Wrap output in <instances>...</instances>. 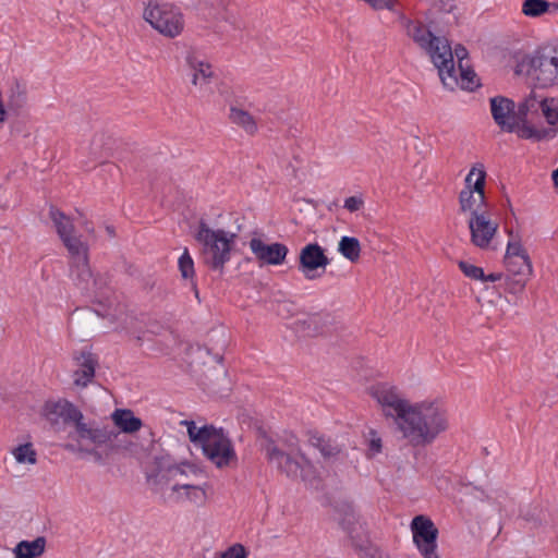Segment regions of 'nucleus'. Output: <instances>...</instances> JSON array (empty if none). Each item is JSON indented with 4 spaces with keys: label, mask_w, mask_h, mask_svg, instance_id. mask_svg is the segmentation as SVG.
I'll return each instance as SVG.
<instances>
[{
    "label": "nucleus",
    "mask_w": 558,
    "mask_h": 558,
    "mask_svg": "<svg viewBox=\"0 0 558 558\" xmlns=\"http://www.w3.org/2000/svg\"><path fill=\"white\" fill-rule=\"evenodd\" d=\"M381 414L392 420L401 439L412 447H427L449 429V416L438 399L410 401L390 383H378L368 388Z\"/></svg>",
    "instance_id": "f257e3e1"
},
{
    "label": "nucleus",
    "mask_w": 558,
    "mask_h": 558,
    "mask_svg": "<svg viewBox=\"0 0 558 558\" xmlns=\"http://www.w3.org/2000/svg\"><path fill=\"white\" fill-rule=\"evenodd\" d=\"M76 368L73 372V384L80 388H86L95 377L97 360L93 353L82 351L74 357Z\"/></svg>",
    "instance_id": "412c9836"
},
{
    "label": "nucleus",
    "mask_w": 558,
    "mask_h": 558,
    "mask_svg": "<svg viewBox=\"0 0 558 558\" xmlns=\"http://www.w3.org/2000/svg\"><path fill=\"white\" fill-rule=\"evenodd\" d=\"M536 87L548 88L558 84V72H529Z\"/></svg>",
    "instance_id": "72a5a7b5"
},
{
    "label": "nucleus",
    "mask_w": 558,
    "mask_h": 558,
    "mask_svg": "<svg viewBox=\"0 0 558 558\" xmlns=\"http://www.w3.org/2000/svg\"><path fill=\"white\" fill-rule=\"evenodd\" d=\"M41 414L52 426L60 423L71 425L65 449L87 459V453L93 452L88 446L89 440H95L97 430H92V421L87 422L76 405L65 399L48 400L43 407Z\"/></svg>",
    "instance_id": "7ed1b4c3"
},
{
    "label": "nucleus",
    "mask_w": 558,
    "mask_h": 558,
    "mask_svg": "<svg viewBox=\"0 0 558 558\" xmlns=\"http://www.w3.org/2000/svg\"><path fill=\"white\" fill-rule=\"evenodd\" d=\"M248 551L242 544H233L225 551L220 553L218 558H247Z\"/></svg>",
    "instance_id": "58836bf2"
},
{
    "label": "nucleus",
    "mask_w": 558,
    "mask_h": 558,
    "mask_svg": "<svg viewBox=\"0 0 558 558\" xmlns=\"http://www.w3.org/2000/svg\"><path fill=\"white\" fill-rule=\"evenodd\" d=\"M459 268L470 279L482 280L485 278V274L482 267L475 266L468 262H459Z\"/></svg>",
    "instance_id": "4c0bfd02"
},
{
    "label": "nucleus",
    "mask_w": 558,
    "mask_h": 558,
    "mask_svg": "<svg viewBox=\"0 0 558 558\" xmlns=\"http://www.w3.org/2000/svg\"><path fill=\"white\" fill-rule=\"evenodd\" d=\"M194 238L201 245L204 264L213 270L222 271L231 259L238 234L225 229H213L202 220Z\"/></svg>",
    "instance_id": "423d86ee"
},
{
    "label": "nucleus",
    "mask_w": 558,
    "mask_h": 558,
    "mask_svg": "<svg viewBox=\"0 0 558 558\" xmlns=\"http://www.w3.org/2000/svg\"><path fill=\"white\" fill-rule=\"evenodd\" d=\"M186 426L190 440L202 448L204 456L217 468L222 469L236 461V454L230 439L213 425L197 426L194 421H182Z\"/></svg>",
    "instance_id": "20e7f679"
},
{
    "label": "nucleus",
    "mask_w": 558,
    "mask_h": 558,
    "mask_svg": "<svg viewBox=\"0 0 558 558\" xmlns=\"http://www.w3.org/2000/svg\"><path fill=\"white\" fill-rule=\"evenodd\" d=\"M490 112L495 123L505 132L519 133V129L526 121V116L534 107V101L525 100L515 111L514 102L504 96L490 98Z\"/></svg>",
    "instance_id": "1a4fd4ad"
},
{
    "label": "nucleus",
    "mask_w": 558,
    "mask_h": 558,
    "mask_svg": "<svg viewBox=\"0 0 558 558\" xmlns=\"http://www.w3.org/2000/svg\"><path fill=\"white\" fill-rule=\"evenodd\" d=\"M549 12H558V1L549 2Z\"/></svg>",
    "instance_id": "49530a36"
},
{
    "label": "nucleus",
    "mask_w": 558,
    "mask_h": 558,
    "mask_svg": "<svg viewBox=\"0 0 558 558\" xmlns=\"http://www.w3.org/2000/svg\"><path fill=\"white\" fill-rule=\"evenodd\" d=\"M555 49H556V57H557L556 70H558V45L555 47Z\"/></svg>",
    "instance_id": "3c124183"
},
{
    "label": "nucleus",
    "mask_w": 558,
    "mask_h": 558,
    "mask_svg": "<svg viewBox=\"0 0 558 558\" xmlns=\"http://www.w3.org/2000/svg\"><path fill=\"white\" fill-rule=\"evenodd\" d=\"M504 262H505V265L507 267V270L510 274H512L514 276H519V278L514 281L513 287L510 289L511 292L521 291L524 288V286H525L526 277H529L532 271H521V270L519 271L520 264L515 259H512V265H510L505 259H504Z\"/></svg>",
    "instance_id": "f704fd0d"
},
{
    "label": "nucleus",
    "mask_w": 558,
    "mask_h": 558,
    "mask_svg": "<svg viewBox=\"0 0 558 558\" xmlns=\"http://www.w3.org/2000/svg\"><path fill=\"white\" fill-rule=\"evenodd\" d=\"M454 58H457V70H473V65L469 58V51L463 45L458 44L454 46L452 49V60Z\"/></svg>",
    "instance_id": "c9c22d12"
},
{
    "label": "nucleus",
    "mask_w": 558,
    "mask_h": 558,
    "mask_svg": "<svg viewBox=\"0 0 558 558\" xmlns=\"http://www.w3.org/2000/svg\"><path fill=\"white\" fill-rule=\"evenodd\" d=\"M413 542L423 558H439L437 551L438 529L425 515H416L411 522Z\"/></svg>",
    "instance_id": "4468645a"
},
{
    "label": "nucleus",
    "mask_w": 558,
    "mask_h": 558,
    "mask_svg": "<svg viewBox=\"0 0 558 558\" xmlns=\"http://www.w3.org/2000/svg\"><path fill=\"white\" fill-rule=\"evenodd\" d=\"M330 264L324 248L317 243L306 244L299 255V269L308 280L319 278Z\"/></svg>",
    "instance_id": "dca6fc26"
},
{
    "label": "nucleus",
    "mask_w": 558,
    "mask_h": 558,
    "mask_svg": "<svg viewBox=\"0 0 558 558\" xmlns=\"http://www.w3.org/2000/svg\"><path fill=\"white\" fill-rule=\"evenodd\" d=\"M343 531L348 534L352 544L356 547L363 546L364 527L353 513L347 514L340 522Z\"/></svg>",
    "instance_id": "a878e982"
},
{
    "label": "nucleus",
    "mask_w": 558,
    "mask_h": 558,
    "mask_svg": "<svg viewBox=\"0 0 558 558\" xmlns=\"http://www.w3.org/2000/svg\"><path fill=\"white\" fill-rule=\"evenodd\" d=\"M553 180L555 185L558 187V168L553 172Z\"/></svg>",
    "instance_id": "de8ad7c7"
},
{
    "label": "nucleus",
    "mask_w": 558,
    "mask_h": 558,
    "mask_svg": "<svg viewBox=\"0 0 558 558\" xmlns=\"http://www.w3.org/2000/svg\"><path fill=\"white\" fill-rule=\"evenodd\" d=\"M49 217L60 239L75 233L74 225L70 217L59 209L51 207Z\"/></svg>",
    "instance_id": "cd10ccee"
},
{
    "label": "nucleus",
    "mask_w": 558,
    "mask_h": 558,
    "mask_svg": "<svg viewBox=\"0 0 558 558\" xmlns=\"http://www.w3.org/2000/svg\"><path fill=\"white\" fill-rule=\"evenodd\" d=\"M248 246L260 265H282L289 253L286 244L279 242L267 243L260 236H253L248 242Z\"/></svg>",
    "instance_id": "f3484780"
},
{
    "label": "nucleus",
    "mask_w": 558,
    "mask_h": 558,
    "mask_svg": "<svg viewBox=\"0 0 558 558\" xmlns=\"http://www.w3.org/2000/svg\"><path fill=\"white\" fill-rule=\"evenodd\" d=\"M179 270L184 279H192L195 275L194 260L187 248H184L179 258Z\"/></svg>",
    "instance_id": "e433bc0d"
},
{
    "label": "nucleus",
    "mask_w": 558,
    "mask_h": 558,
    "mask_svg": "<svg viewBox=\"0 0 558 558\" xmlns=\"http://www.w3.org/2000/svg\"><path fill=\"white\" fill-rule=\"evenodd\" d=\"M369 435V452L372 453V456H374L381 451V439L377 436V434L374 430H371Z\"/></svg>",
    "instance_id": "79ce46f5"
},
{
    "label": "nucleus",
    "mask_w": 558,
    "mask_h": 558,
    "mask_svg": "<svg viewBox=\"0 0 558 558\" xmlns=\"http://www.w3.org/2000/svg\"><path fill=\"white\" fill-rule=\"evenodd\" d=\"M486 171L481 163L474 165L464 179V187L459 193V205L462 214L473 217L490 211L485 194Z\"/></svg>",
    "instance_id": "6e6552de"
},
{
    "label": "nucleus",
    "mask_w": 558,
    "mask_h": 558,
    "mask_svg": "<svg viewBox=\"0 0 558 558\" xmlns=\"http://www.w3.org/2000/svg\"><path fill=\"white\" fill-rule=\"evenodd\" d=\"M106 231L108 232V234H109L110 236H113V235H114V229H113L112 227H109V226H108V227L106 228Z\"/></svg>",
    "instance_id": "8fccbe9b"
},
{
    "label": "nucleus",
    "mask_w": 558,
    "mask_h": 558,
    "mask_svg": "<svg viewBox=\"0 0 558 558\" xmlns=\"http://www.w3.org/2000/svg\"><path fill=\"white\" fill-rule=\"evenodd\" d=\"M501 277H502V275L500 272H493V274H489L488 276L485 275V278L482 279L481 281H483V282H485V281L495 282V281L500 280Z\"/></svg>",
    "instance_id": "a18cd8bd"
},
{
    "label": "nucleus",
    "mask_w": 558,
    "mask_h": 558,
    "mask_svg": "<svg viewBox=\"0 0 558 558\" xmlns=\"http://www.w3.org/2000/svg\"><path fill=\"white\" fill-rule=\"evenodd\" d=\"M512 259L519 262V271H532L530 258L521 243L517 240H510L507 244L505 260L512 265Z\"/></svg>",
    "instance_id": "393cba45"
},
{
    "label": "nucleus",
    "mask_w": 558,
    "mask_h": 558,
    "mask_svg": "<svg viewBox=\"0 0 558 558\" xmlns=\"http://www.w3.org/2000/svg\"><path fill=\"white\" fill-rule=\"evenodd\" d=\"M8 119V112L5 110L2 92L0 90V123H3Z\"/></svg>",
    "instance_id": "c03bdc74"
},
{
    "label": "nucleus",
    "mask_w": 558,
    "mask_h": 558,
    "mask_svg": "<svg viewBox=\"0 0 558 558\" xmlns=\"http://www.w3.org/2000/svg\"><path fill=\"white\" fill-rule=\"evenodd\" d=\"M46 538L39 536L34 541H21L13 549L15 558H38L45 553Z\"/></svg>",
    "instance_id": "5701e85b"
},
{
    "label": "nucleus",
    "mask_w": 558,
    "mask_h": 558,
    "mask_svg": "<svg viewBox=\"0 0 558 558\" xmlns=\"http://www.w3.org/2000/svg\"><path fill=\"white\" fill-rule=\"evenodd\" d=\"M366 558H385V557L379 553H374V554L368 555Z\"/></svg>",
    "instance_id": "09e8293b"
},
{
    "label": "nucleus",
    "mask_w": 558,
    "mask_h": 558,
    "mask_svg": "<svg viewBox=\"0 0 558 558\" xmlns=\"http://www.w3.org/2000/svg\"><path fill=\"white\" fill-rule=\"evenodd\" d=\"M69 252L71 258V269L76 274L77 284L87 289V283L92 279V272L88 265V246L75 233L60 239Z\"/></svg>",
    "instance_id": "ddd939ff"
},
{
    "label": "nucleus",
    "mask_w": 558,
    "mask_h": 558,
    "mask_svg": "<svg viewBox=\"0 0 558 558\" xmlns=\"http://www.w3.org/2000/svg\"><path fill=\"white\" fill-rule=\"evenodd\" d=\"M530 100L534 101L532 109H535L536 112L541 111L548 126L545 128L532 124L527 114L526 121H524L519 129V136L522 138H534L536 141L554 138L558 133V100L555 98H545L541 101H536L535 99Z\"/></svg>",
    "instance_id": "9d476101"
},
{
    "label": "nucleus",
    "mask_w": 558,
    "mask_h": 558,
    "mask_svg": "<svg viewBox=\"0 0 558 558\" xmlns=\"http://www.w3.org/2000/svg\"><path fill=\"white\" fill-rule=\"evenodd\" d=\"M145 20L160 34L174 38L184 27L182 13L169 4H151L144 11Z\"/></svg>",
    "instance_id": "f8f14e48"
},
{
    "label": "nucleus",
    "mask_w": 558,
    "mask_h": 558,
    "mask_svg": "<svg viewBox=\"0 0 558 558\" xmlns=\"http://www.w3.org/2000/svg\"><path fill=\"white\" fill-rule=\"evenodd\" d=\"M364 202L361 197L350 196L344 201V208L349 211H357L362 208Z\"/></svg>",
    "instance_id": "a19ab883"
},
{
    "label": "nucleus",
    "mask_w": 558,
    "mask_h": 558,
    "mask_svg": "<svg viewBox=\"0 0 558 558\" xmlns=\"http://www.w3.org/2000/svg\"><path fill=\"white\" fill-rule=\"evenodd\" d=\"M468 226L472 244L481 250H487L498 231L499 223L493 218L492 211H487L469 217Z\"/></svg>",
    "instance_id": "2eb2a0df"
},
{
    "label": "nucleus",
    "mask_w": 558,
    "mask_h": 558,
    "mask_svg": "<svg viewBox=\"0 0 558 558\" xmlns=\"http://www.w3.org/2000/svg\"><path fill=\"white\" fill-rule=\"evenodd\" d=\"M512 58L515 62V70H542L549 66L556 70L557 57L555 47H541L533 53L515 51Z\"/></svg>",
    "instance_id": "a211bd4d"
},
{
    "label": "nucleus",
    "mask_w": 558,
    "mask_h": 558,
    "mask_svg": "<svg viewBox=\"0 0 558 558\" xmlns=\"http://www.w3.org/2000/svg\"><path fill=\"white\" fill-rule=\"evenodd\" d=\"M331 320L332 318L328 313H315L299 323L307 336H316L324 332Z\"/></svg>",
    "instance_id": "b1692460"
},
{
    "label": "nucleus",
    "mask_w": 558,
    "mask_h": 558,
    "mask_svg": "<svg viewBox=\"0 0 558 558\" xmlns=\"http://www.w3.org/2000/svg\"><path fill=\"white\" fill-rule=\"evenodd\" d=\"M213 492L211 484L205 478L191 484H177L167 492L158 494L165 504H189L197 508L205 507Z\"/></svg>",
    "instance_id": "9b49d317"
},
{
    "label": "nucleus",
    "mask_w": 558,
    "mask_h": 558,
    "mask_svg": "<svg viewBox=\"0 0 558 558\" xmlns=\"http://www.w3.org/2000/svg\"><path fill=\"white\" fill-rule=\"evenodd\" d=\"M11 453L20 464H35L37 462V452L31 442L14 447Z\"/></svg>",
    "instance_id": "7c9ffc66"
},
{
    "label": "nucleus",
    "mask_w": 558,
    "mask_h": 558,
    "mask_svg": "<svg viewBox=\"0 0 558 558\" xmlns=\"http://www.w3.org/2000/svg\"><path fill=\"white\" fill-rule=\"evenodd\" d=\"M185 64L190 68V70H204V68L210 69L211 64L208 62L207 58L199 51L194 49H187L184 53Z\"/></svg>",
    "instance_id": "2f4dec72"
},
{
    "label": "nucleus",
    "mask_w": 558,
    "mask_h": 558,
    "mask_svg": "<svg viewBox=\"0 0 558 558\" xmlns=\"http://www.w3.org/2000/svg\"><path fill=\"white\" fill-rule=\"evenodd\" d=\"M251 104L234 100L229 106L228 119L231 124L242 130L246 135L254 136L258 133V120L250 112Z\"/></svg>",
    "instance_id": "6ab92c4d"
},
{
    "label": "nucleus",
    "mask_w": 558,
    "mask_h": 558,
    "mask_svg": "<svg viewBox=\"0 0 558 558\" xmlns=\"http://www.w3.org/2000/svg\"><path fill=\"white\" fill-rule=\"evenodd\" d=\"M319 450L324 457H331L337 452L336 448L330 445H322Z\"/></svg>",
    "instance_id": "37998d69"
},
{
    "label": "nucleus",
    "mask_w": 558,
    "mask_h": 558,
    "mask_svg": "<svg viewBox=\"0 0 558 558\" xmlns=\"http://www.w3.org/2000/svg\"><path fill=\"white\" fill-rule=\"evenodd\" d=\"M185 81L190 82L199 92H211L214 83L213 72H187Z\"/></svg>",
    "instance_id": "c756f323"
},
{
    "label": "nucleus",
    "mask_w": 558,
    "mask_h": 558,
    "mask_svg": "<svg viewBox=\"0 0 558 558\" xmlns=\"http://www.w3.org/2000/svg\"><path fill=\"white\" fill-rule=\"evenodd\" d=\"M409 36L423 49L433 44L434 35L429 28L421 22H410L407 27Z\"/></svg>",
    "instance_id": "bb28decb"
},
{
    "label": "nucleus",
    "mask_w": 558,
    "mask_h": 558,
    "mask_svg": "<svg viewBox=\"0 0 558 558\" xmlns=\"http://www.w3.org/2000/svg\"><path fill=\"white\" fill-rule=\"evenodd\" d=\"M375 10H393L396 5L395 0H364Z\"/></svg>",
    "instance_id": "ea45409f"
},
{
    "label": "nucleus",
    "mask_w": 558,
    "mask_h": 558,
    "mask_svg": "<svg viewBox=\"0 0 558 558\" xmlns=\"http://www.w3.org/2000/svg\"><path fill=\"white\" fill-rule=\"evenodd\" d=\"M522 12L526 16H541L549 12V2L546 0H525L522 5Z\"/></svg>",
    "instance_id": "473e14b6"
},
{
    "label": "nucleus",
    "mask_w": 558,
    "mask_h": 558,
    "mask_svg": "<svg viewBox=\"0 0 558 558\" xmlns=\"http://www.w3.org/2000/svg\"><path fill=\"white\" fill-rule=\"evenodd\" d=\"M263 450L269 463L290 478H301L308 482L315 477L311 461L304 456L296 444L290 442L288 450L280 449L274 441L268 440Z\"/></svg>",
    "instance_id": "0eeeda50"
},
{
    "label": "nucleus",
    "mask_w": 558,
    "mask_h": 558,
    "mask_svg": "<svg viewBox=\"0 0 558 558\" xmlns=\"http://www.w3.org/2000/svg\"><path fill=\"white\" fill-rule=\"evenodd\" d=\"M437 70H454L452 48L446 38L435 36L433 44L425 49Z\"/></svg>",
    "instance_id": "4be33fe9"
},
{
    "label": "nucleus",
    "mask_w": 558,
    "mask_h": 558,
    "mask_svg": "<svg viewBox=\"0 0 558 558\" xmlns=\"http://www.w3.org/2000/svg\"><path fill=\"white\" fill-rule=\"evenodd\" d=\"M110 418L113 426L92 421V430L97 432L95 440H89L93 452L87 453V459L97 464H105L113 454L135 457L140 453L138 445L129 436L143 427V421L130 409H116Z\"/></svg>",
    "instance_id": "f03ea898"
},
{
    "label": "nucleus",
    "mask_w": 558,
    "mask_h": 558,
    "mask_svg": "<svg viewBox=\"0 0 558 558\" xmlns=\"http://www.w3.org/2000/svg\"><path fill=\"white\" fill-rule=\"evenodd\" d=\"M438 75L444 87L450 92L458 88L474 92L482 85L476 72H438Z\"/></svg>",
    "instance_id": "aec40b11"
},
{
    "label": "nucleus",
    "mask_w": 558,
    "mask_h": 558,
    "mask_svg": "<svg viewBox=\"0 0 558 558\" xmlns=\"http://www.w3.org/2000/svg\"><path fill=\"white\" fill-rule=\"evenodd\" d=\"M205 478L204 469L191 461H174L169 457H157L153 470L147 474V482L155 494L167 492L177 484H191Z\"/></svg>",
    "instance_id": "39448f33"
},
{
    "label": "nucleus",
    "mask_w": 558,
    "mask_h": 558,
    "mask_svg": "<svg viewBox=\"0 0 558 558\" xmlns=\"http://www.w3.org/2000/svg\"><path fill=\"white\" fill-rule=\"evenodd\" d=\"M338 251L351 263L357 262L361 256V244L359 239L347 235L342 236L338 244Z\"/></svg>",
    "instance_id": "c85d7f7f"
}]
</instances>
